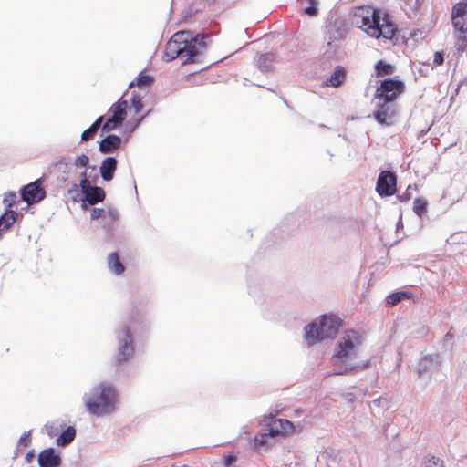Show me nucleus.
<instances>
[{"label":"nucleus","instance_id":"obj_6","mask_svg":"<svg viewBox=\"0 0 467 467\" xmlns=\"http://www.w3.org/2000/svg\"><path fill=\"white\" fill-rule=\"evenodd\" d=\"M361 344L360 336L358 332L350 330L341 340L332 357L334 365L337 362L344 363L347 359L355 357L357 348Z\"/></svg>","mask_w":467,"mask_h":467},{"label":"nucleus","instance_id":"obj_38","mask_svg":"<svg viewBox=\"0 0 467 467\" xmlns=\"http://www.w3.org/2000/svg\"><path fill=\"white\" fill-rule=\"evenodd\" d=\"M309 5L305 7L304 12L309 16H317L318 14L317 4L316 0H308Z\"/></svg>","mask_w":467,"mask_h":467},{"label":"nucleus","instance_id":"obj_48","mask_svg":"<svg viewBox=\"0 0 467 467\" xmlns=\"http://www.w3.org/2000/svg\"><path fill=\"white\" fill-rule=\"evenodd\" d=\"M466 27H467V23H466ZM462 35L459 36V40L463 44V45H466L467 44V28L464 29L462 31H459Z\"/></svg>","mask_w":467,"mask_h":467},{"label":"nucleus","instance_id":"obj_51","mask_svg":"<svg viewBox=\"0 0 467 467\" xmlns=\"http://www.w3.org/2000/svg\"><path fill=\"white\" fill-rule=\"evenodd\" d=\"M46 429L47 431V434L49 436H53V427L51 425L46 424Z\"/></svg>","mask_w":467,"mask_h":467},{"label":"nucleus","instance_id":"obj_47","mask_svg":"<svg viewBox=\"0 0 467 467\" xmlns=\"http://www.w3.org/2000/svg\"><path fill=\"white\" fill-rule=\"evenodd\" d=\"M397 198L400 200V202H406L410 200L411 194L409 191L406 190L404 193L398 195Z\"/></svg>","mask_w":467,"mask_h":467},{"label":"nucleus","instance_id":"obj_3","mask_svg":"<svg viewBox=\"0 0 467 467\" xmlns=\"http://www.w3.org/2000/svg\"><path fill=\"white\" fill-rule=\"evenodd\" d=\"M149 328V322L144 317H132L127 322H122L116 328L118 341L117 353L113 364L117 367L127 363L134 355V337L142 336Z\"/></svg>","mask_w":467,"mask_h":467},{"label":"nucleus","instance_id":"obj_55","mask_svg":"<svg viewBox=\"0 0 467 467\" xmlns=\"http://www.w3.org/2000/svg\"><path fill=\"white\" fill-rule=\"evenodd\" d=\"M254 85L257 86V87L265 88L263 85L258 84V83H255Z\"/></svg>","mask_w":467,"mask_h":467},{"label":"nucleus","instance_id":"obj_1","mask_svg":"<svg viewBox=\"0 0 467 467\" xmlns=\"http://www.w3.org/2000/svg\"><path fill=\"white\" fill-rule=\"evenodd\" d=\"M210 35L204 32H176L166 44L163 59L171 62L175 58H181L182 65L194 63L207 47Z\"/></svg>","mask_w":467,"mask_h":467},{"label":"nucleus","instance_id":"obj_10","mask_svg":"<svg viewBox=\"0 0 467 467\" xmlns=\"http://www.w3.org/2000/svg\"><path fill=\"white\" fill-rule=\"evenodd\" d=\"M376 192L380 197H390L397 192V175L394 171L386 170L379 174Z\"/></svg>","mask_w":467,"mask_h":467},{"label":"nucleus","instance_id":"obj_32","mask_svg":"<svg viewBox=\"0 0 467 467\" xmlns=\"http://www.w3.org/2000/svg\"><path fill=\"white\" fill-rule=\"evenodd\" d=\"M91 184V182L88 176V172H87V170L82 171L81 174H80V182H79V184L78 183H73L71 185V187L67 190V193L68 194H72L73 192H78V190L79 188L82 189V188H85L88 185Z\"/></svg>","mask_w":467,"mask_h":467},{"label":"nucleus","instance_id":"obj_29","mask_svg":"<svg viewBox=\"0 0 467 467\" xmlns=\"http://www.w3.org/2000/svg\"><path fill=\"white\" fill-rule=\"evenodd\" d=\"M275 432H278V430L274 429V427H269L267 432L257 433L254 438V447L259 448L268 445V438L275 436Z\"/></svg>","mask_w":467,"mask_h":467},{"label":"nucleus","instance_id":"obj_22","mask_svg":"<svg viewBox=\"0 0 467 467\" xmlns=\"http://www.w3.org/2000/svg\"><path fill=\"white\" fill-rule=\"evenodd\" d=\"M19 214L15 210H6L0 215V239L2 238L5 231H7L16 223Z\"/></svg>","mask_w":467,"mask_h":467},{"label":"nucleus","instance_id":"obj_18","mask_svg":"<svg viewBox=\"0 0 467 467\" xmlns=\"http://www.w3.org/2000/svg\"><path fill=\"white\" fill-rule=\"evenodd\" d=\"M121 142L122 140L119 136L108 134L100 140L99 144V150L103 154L116 152L119 150Z\"/></svg>","mask_w":467,"mask_h":467},{"label":"nucleus","instance_id":"obj_23","mask_svg":"<svg viewBox=\"0 0 467 467\" xmlns=\"http://www.w3.org/2000/svg\"><path fill=\"white\" fill-rule=\"evenodd\" d=\"M275 55L273 52H266L260 54L256 60V67L262 73L271 72L273 67V62L275 61Z\"/></svg>","mask_w":467,"mask_h":467},{"label":"nucleus","instance_id":"obj_30","mask_svg":"<svg viewBox=\"0 0 467 467\" xmlns=\"http://www.w3.org/2000/svg\"><path fill=\"white\" fill-rule=\"evenodd\" d=\"M374 69L377 77H384L392 75L395 71V67L384 60H379L375 64Z\"/></svg>","mask_w":467,"mask_h":467},{"label":"nucleus","instance_id":"obj_17","mask_svg":"<svg viewBox=\"0 0 467 467\" xmlns=\"http://www.w3.org/2000/svg\"><path fill=\"white\" fill-rule=\"evenodd\" d=\"M336 366V368L333 369L331 372L332 375H348V374H355L360 371L365 370L369 366V361H362L356 364H345L341 362H337Z\"/></svg>","mask_w":467,"mask_h":467},{"label":"nucleus","instance_id":"obj_39","mask_svg":"<svg viewBox=\"0 0 467 467\" xmlns=\"http://www.w3.org/2000/svg\"><path fill=\"white\" fill-rule=\"evenodd\" d=\"M97 130L95 129V126H91L88 129H86L82 134H81V140L82 141H88L94 138V136L97 133Z\"/></svg>","mask_w":467,"mask_h":467},{"label":"nucleus","instance_id":"obj_56","mask_svg":"<svg viewBox=\"0 0 467 467\" xmlns=\"http://www.w3.org/2000/svg\"><path fill=\"white\" fill-rule=\"evenodd\" d=\"M284 103L287 105V101L285 99H283Z\"/></svg>","mask_w":467,"mask_h":467},{"label":"nucleus","instance_id":"obj_46","mask_svg":"<svg viewBox=\"0 0 467 467\" xmlns=\"http://www.w3.org/2000/svg\"><path fill=\"white\" fill-rule=\"evenodd\" d=\"M105 116L101 115L97 118V119L91 124V126H95V129L99 130V129H101V126L105 122Z\"/></svg>","mask_w":467,"mask_h":467},{"label":"nucleus","instance_id":"obj_44","mask_svg":"<svg viewBox=\"0 0 467 467\" xmlns=\"http://www.w3.org/2000/svg\"><path fill=\"white\" fill-rule=\"evenodd\" d=\"M237 460V457L234 454H228L224 458V466L225 467H231Z\"/></svg>","mask_w":467,"mask_h":467},{"label":"nucleus","instance_id":"obj_25","mask_svg":"<svg viewBox=\"0 0 467 467\" xmlns=\"http://www.w3.org/2000/svg\"><path fill=\"white\" fill-rule=\"evenodd\" d=\"M76 434V428L74 426H67L57 438V445L60 447L68 446L75 440Z\"/></svg>","mask_w":467,"mask_h":467},{"label":"nucleus","instance_id":"obj_11","mask_svg":"<svg viewBox=\"0 0 467 467\" xmlns=\"http://www.w3.org/2000/svg\"><path fill=\"white\" fill-rule=\"evenodd\" d=\"M441 365V357L438 353L427 354L421 357L417 365L419 378L430 379L431 375L438 372Z\"/></svg>","mask_w":467,"mask_h":467},{"label":"nucleus","instance_id":"obj_37","mask_svg":"<svg viewBox=\"0 0 467 467\" xmlns=\"http://www.w3.org/2000/svg\"><path fill=\"white\" fill-rule=\"evenodd\" d=\"M16 193L15 192H7L3 199V203L6 207L7 210H11V208L14 206V204L16 202Z\"/></svg>","mask_w":467,"mask_h":467},{"label":"nucleus","instance_id":"obj_34","mask_svg":"<svg viewBox=\"0 0 467 467\" xmlns=\"http://www.w3.org/2000/svg\"><path fill=\"white\" fill-rule=\"evenodd\" d=\"M428 208V202L423 198H416L413 202V212L418 216L421 217Z\"/></svg>","mask_w":467,"mask_h":467},{"label":"nucleus","instance_id":"obj_52","mask_svg":"<svg viewBox=\"0 0 467 467\" xmlns=\"http://www.w3.org/2000/svg\"><path fill=\"white\" fill-rule=\"evenodd\" d=\"M372 402H373L374 405L379 407V406H380L381 400L380 399H375Z\"/></svg>","mask_w":467,"mask_h":467},{"label":"nucleus","instance_id":"obj_35","mask_svg":"<svg viewBox=\"0 0 467 467\" xmlns=\"http://www.w3.org/2000/svg\"><path fill=\"white\" fill-rule=\"evenodd\" d=\"M421 467H444V462L435 456H428L422 462Z\"/></svg>","mask_w":467,"mask_h":467},{"label":"nucleus","instance_id":"obj_33","mask_svg":"<svg viewBox=\"0 0 467 467\" xmlns=\"http://www.w3.org/2000/svg\"><path fill=\"white\" fill-rule=\"evenodd\" d=\"M123 124L120 120L117 119L115 117H109L105 119V122L101 126V133H109L117 128L120 127Z\"/></svg>","mask_w":467,"mask_h":467},{"label":"nucleus","instance_id":"obj_9","mask_svg":"<svg viewBox=\"0 0 467 467\" xmlns=\"http://www.w3.org/2000/svg\"><path fill=\"white\" fill-rule=\"evenodd\" d=\"M81 197L78 200V197L79 193H77V196L73 197L74 202H80L82 210L86 211L89 206L96 205L99 202H102L106 199V192L102 187L97 185H88L85 188L80 189Z\"/></svg>","mask_w":467,"mask_h":467},{"label":"nucleus","instance_id":"obj_16","mask_svg":"<svg viewBox=\"0 0 467 467\" xmlns=\"http://www.w3.org/2000/svg\"><path fill=\"white\" fill-rule=\"evenodd\" d=\"M61 463V456L53 447L47 448L38 454L39 467H59Z\"/></svg>","mask_w":467,"mask_h":467},{"label":"nucleus","instance_id":"obj_26","mask_svg":"<svg viewBox=\"0 0 467 467\" xmlns=\"http://www.w3.org/2000/svg\"><path fill=\"white\" fill-rule=\"evenodd\" d=\"M108 265L110 272L118 275L123 274L125 271V266L120 262L119 256L117 252L109 254Z\"/></svg>","mask_w":467,"mask_h":467},{"label":"nucleus","instance_id":"obj_50","mask_svg":"<svg viewBox=\"0 0 467 467\" xmlns=\"http://www.w3.org/2000/svg\"><path fill=\"white\" fill-rule=\"evenodd\" d=\"M453 338V334L449 331L446 333V335L444 336V342L446 343L447 341H450Z\"/></svg>","mask_w":467,"mask_h":467},{"label":"nucleus","instance_id":"obj_28","mask_svg":"<svg viewBox=\"0 0 467 467\" xmlns=\"http://www.w3.org/2000/svg\"><path fill=\"white\" fill-rule=\"evenodd\" d=\"M154 82V78L150 75L145 74L141 71L136 78L129 84V88H132L134 87L138 88H145L150 86Z\"/></svg>","mask_w":467,"mask_h":467},{"label":"nucleus","instance_id":"obj_27","mask_svg":"<svg viewBox=\"0 0 467 467\" xmlns=\"http://www.w3.org/2000/svg\"><path fill=\"white\" fill-rule=\"evenodd\" d=\"M411 296L410 291L393 292L387 296L386 304L388 306H394L403 300L410 299Z\"/></svg>","mask_w":467,"mask_h":467},{"label":"nucleus","instance_id":"obj_8","mask_svg":"<svg viewBox=\"0 0 467 467\" xmlns=\"http://www.w3.org/2000/svg\"><path fill=\"white\" fill-rule=\"evenodd\" d=\"M20 196L22 201L28 206L35 205L42 202L46 196V190L43 188V179L38 178L34 182L21 187Z\"/></svg>","mask_w":467,"mask_h":467},{"label":"nucleus","instance_id":"obj_45","mask_svg":"<svg viewBox=\"0 0 467 467\" xmlns=\"http://www.w3.org/2000/svg\"><path fill=\"white\" fill-rule=\"evenodd\" d=\"M105 116L101 115L97 118V119L91 124V126H95V129L99 130V129H101V126L105 122Z\"/></svg>","mask_w":467,"mask_h":467},{"label":"nucleus","instance_id":"obj_43","mask_svg":"<svg viewBox=\"0 0 467 467\" xmlns=\"http://www.w3.org/2000/svg\"><path fill=\"white\" fill-rule=\"evenodd\" d=\"M444 62V53L443 51H436L434 53V57H433V66L434 67H438V66H441L442 65Z\"/></svg>","mask_w":467,"mask_h":467},{"label":"nucleus","instance_id":"obj_36","mask_svg":"<svg viewBox=\"0 0 467 467\" xmlns=\"http://www.w3.org/2000/svg\"><path fill=\"white\" fill-rule=\"evenodd\" d=\"M131 108L134 109L135 114H139L143 109V103L140 94L132 92L130 98Z\"/></svg>","mask_w":467,"mask_h":467},{"label":"nucleus","instance_id":"obj_53","mask_svg":"<svg viewBox=\"0 0 467 467\" xmlns=\"http://www.w3.org/2000/svg\"><path fill=\"white\" fill-rule=\"evenodd\" d=\"M389 423H386V424L383 426V431H384V432H386V431H387V429H388V427H389Z\"/></svg>","mask_w":467,"mask_h":467},{"label":"nucleus","instance_id":"obj_31","mask_svg":"<svg viewBox=\"0 0 467 467\" xmlns=\"http://www.w3.org/2000/svg\"><path fill=\"white\" fill-rule=\"evenodd\" d=\"M278 424V427H274V429H277L278 432H275V435H285L294 431L293 423L285 419H277L275 420V424Z\"/></svg>","mask_w":467,"mask_h":467},{"label":"nucleus","instance_id":"obj_40","mask_svg":"<svg viewBox=\"0 0 467 467\" xmlns=\"http://www.w3.org/2000/svg\"><path fill=\"white\" fill-rule=\"evenodd\" d=\"M88 162H89L88 156L83 153L76 158V160L74 161V165L76 167L85 168L88 165Z\"/></svg>","mask_w":467,"mask_h":467},{"label":"nucleus","instance_id":"obj_2","mask_svg":"<svg viewBox=\"0 0 467 467\" xmlns=\"http://www.w3.org/2000/svg\"><path fill=\"white\" fill-rule=\"evenodd\" d=\"M352 25L363 28L368 36L393 41L396 44L398 26L387 11L373 7H356L352 13Z\"/></svg>","mask_w":467,"mask_h":467},{"label":"nucleus","instance_id":"obj_24","mask_svg":"<svg viewBox=\"0 0 467 467\" xmlns=\"http://www.w3.org/2000/svg\"><path fill=\"white\" fill-rule=\"evenodd\" d=\"M127 100L120 98L117 102L113 103L109 109V113H110L111 117L117 118V119L124 122L127 117Z\"/></svg>","mask_w":467,"mask_h":467},{"label":"nucleus","instance_id":"obj_4","mask_svg":"<svg viewBox=\"0 0 467 467\" xmlns=\"http://www.w3.org/2000/svg\"><path fill=\"white\" fill-rule=\"evenodd\" d=\"M83 400L87 410L91 415L100 417L116 410L119 393L112 383L102 381L94 386L89 393H86Z\"/></svg>","mask_w":467,"mask_h":467},{"label":"nucleus","instance_id":"obj_20","mask_svg":"<svg viewBox=\"0 0 467 467\" xmlns=\"http://www.w3.org/2000/svg\"><path fill=\"white\" fill-rule=\"evenodd\" d=\"M72 170V165L67 160L62 159L52 166V172L57 173L58 182L64 183L68 180V173Z\"/></svg>","mask_w":467,"mask_h":467},{"label":"nucleus","instance_id":"obj_5","mask_svg":"<svg viewBox=\"0 0 467 467\" xmlns=\"http://www.w3.org/2000/svg\"><path fill=\"white\" fill-rule=\"evenodd\" d=\"M341 326L339 317L333 315H322L305 327V337L309 346L326 338H334Z\"/></svg>","mask_w":467,"mask_h":467},{"label":"nucleus","instance_id":"obj_14","mask_svg":"<svg viewBox=\"0 0 467 467\" xmlns=\"http://www.w3.org/2000/svg\"><path fill=\"white\" fill-rule=\"evenodd\" d=\"M451 22L456 31H462L463 28H467V2H459L453 5Z\"/></svg>","mask_w":467,"mask_h":467},{"label":"nucleus","instance_id":"obj_54","mask_svg":"<svg viewBox=\"0 0 467 467\" xmlns=\"http://www.w3.org/2000/svg\"><path fill=\"white\" fill-rule=\"evenodd\" d=\"M407 191H412V186L411 185H409L408 188H407Z\"/></svg>","mask_w":467,"mask_h":467},{"label":"nucleus","instance_id":"obj_19","mask_svg":"<svg viewBox=\"0 0 467 467\" xmlns=\"http://www.w3.org/2000/svg\"><path fill=\"white\" fill-rule=\"evenodd\" d=\"M118 166V160L116 157H106L99 167L101 178L106 182H110L114 178L115 171Z\"/></svg>","mask_w":467,"mask_h":467},{"label":"nucleus","instance_id":"obj_12","mask_svg":"<svg viewBox=\"0 0 467 467\" xmlns=\"http://www.w3.org/2000/svg\"><path fill=\"white\" fill-rule=\"evenodd\" d=\"M91 220L102 219V227L111 234L114 231L116 223L119 221V213L116 208L110 207L107 211L102 208H91Z\"/></svg>","mask_w":467,"mask_h":467},{"label":"nucleus","instance_id":"obj_7","mask_svg":"<svg viewBox=\"0 0 467 467\" xmlns=\"http://www.w3.org/2000/svg\"><path fill=\"white\" fill-rule=\"evenodd\" d=\"M404 89L405 84L402 80L387 78L377 87L374 98L384 102H394Z\"/></svg>","mask_w":467,"mask_h":467},{"label":"nucleus","instance_id":"obj_15","mask_svg":"<svg viewBox=\"0 0 467 467\" xmlns=\"http://www.w3.org/2000/svg\"><path fill=\"white\" fill-rule=\"evenodd\" d=\"M327 33L329 34V39L340 40L343 39L348 32V26L346 21L343 18L331 17L327 24Z\"/></svg>","mask_w":467,"mask_h":467},{"label":"nucleus","instance_id":"obj_13","mask_svg":"<svg viewBox=\"0 0 467 467\" xmlns=\"http://www.w3.org/2000/svg\"><path fill=\"white\" fill-rule=\"evenodd\" d=\"M397 113V106L393 102L379 103L373 112L375 120L382 126H391L394 124Z\"/></svg>","mask_w":467,"mask_h":467},{"label":"nucleus","instance_id":"obj_21","mask_svg":"<svg viewBox=\"0 0 467 467\" xmlns=\"http://www.w3.org/2000/svg\"><path fill=\"white\" fill-rule=\"evenodd\" d=\"M347 76L346 68L342 66H337L328 78L324 82L325 86L338 88L345 82Z\"/></svg>","mask_w":467,"mask_h":467},{"label":"nucleus","instance_id":"obj_42","mask_svg":"<svg viewBox=\"0 0 467 467\" xmlns=\"http://www.w3.org/2000/svg\"><path fill=\"white\" fill-rule=\"evenodd\" d=\"M30 436L31 431L24 432L23 435L19 438L17 445L22 447L29 446L31 443Z\"/></svg>","mask_w":467,"mask_h":467},{"label":"nucleus","instance_id":"obj_49","mask_svg":"<svg viewBox=\"0 0 467 467\" xmlns=\"http://www.w3.org/2000/svg\"><path fill=\"white\" fill-rule=\"evenodd\" d=\"M34 457H35V452H34V451L32 450V451H28V452L26 454V458H25V459H26V462H31Z\"/></svg>","mask_w":467,"mask_h":467},{"label":"nucleus","instance_id":"obj_41","mask_svg":"<svg viewBox=\"0 0 467 467\" xmlns=\"http://www.w3.org/2000/svg\"><path fill=\"white\" fill-rule=\"evenodd\" d=\"M144 118H145V115L135 119L133 121H128L126 123V129H128L130 130V132H133L140 126V124L142 122Z\"/></svg>","mask_w":467,"mask_h":467}]
</instances>
